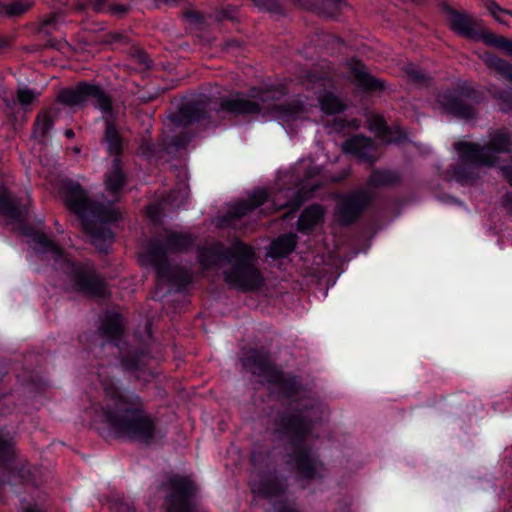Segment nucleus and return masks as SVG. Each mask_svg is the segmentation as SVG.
<instances>
[{
	"instance_id": "21",
	"label": "nucleus",
	"mask_w": 512,
	"mask_h": 512,
	"mask_svg": "<svg viewBox=\"0 0 512 512\" xmlns=\"http://www.w3.org/2000/svg\"><path fill=\"white\" fill-rule=\"evenodd\" d=\"M298 239V235L293 232L278 236L271 242L267 255L274 260L286 258L295 250Z\"/></svg>"
},
{
	"instance_id": "24",
	"label": "nucleus",
	"mask_w": 512,
	"mask_h": 512,
	"mask_svg": "<svg viewBox=\"0 0 512 512\" xmlns=\"http://www.w3.org/2000/svg\"><path fill=\"white\" fill-rule=\"evenodd\" d=\"M127 177L122 168V159L113 158L111 169L105 174V187L111 194H118L126 184Z\"/></svg>"
},
{
	"instance_id": "22",
	"label": "nucleus",
	"mask_w": 512,
	"mask_h": 512,
	"mask_svg": "<svg viewBox=\"0 0 512 512\" xmlns=\"http://www.w3.org/2000/svg\"><path fill=\"white\" fill-rule=\"evenodd\" d=\"M9 395L0 397V414L6 415L12 412L13 408L8 405ZM13 458V441L9 431L0 426V462H7Z\"/></svg>"
},
{
	"instance_id": "2",
	"label": "nucleus",
	"mask_w": 512,
	"mask_h": 512,
	"mask_svg": "<svg viewBox=\"0 0 512 512\" xmlns=\"http://www.w3.org/2000/svg\"><path fill=\"white\" fill-rule=\"evenodd\" d=\"M288 93L287 86L282 83H265L248 88L245 96L236 92L234 96L220 97L219 101L191 100L183 103L177 111L169 115L170 121L178 127L187 128L195 123L217 126L226 119L233 117L260 114L268 108L285 121L296 120L305 112L300 100L276 104Z\"/></svg>"
},
{
	"instance_id": "46",
	"label": "nucleus",
	"mask_w": 512,
	"mask_h": 512,
	"mask_svg": "<svg viewBox=\"0 0 512 512\" xmlns=\"http://www.w3.org/2000/svg\"><path fill=\"white\" fill-rule=\"evenodd\" d=\"M65 43H63L62 41L60 40H57L55 38H49L45 44H44V47L45 48H50V49H56V50H61L62 47L64 46Z\"/></svg>"
},
{
	"instance_id": "6",
	"label": "nucleus",
	"mask_w": 512,
	"mask_h": 512,
	"mask_svg": "<svg viewBox=\"0 0 512 512\" xmlns=\"http://www.w3.org/2000/svg\"><path fill=\"white\" fill-rule=\"evenodd\" d=\"M62 192L65 206L79 218L83 231L91 238L92 244L105 251L115 239L114 232L107 224L120 222L121 212L114 207L91 200L82 185L71 179L63 182Z\"/></svg>"
},
{
	"instance_id": "45",
	"label": "nucleus",
	"mask_w": 512,
	"mask_h": 512,
	"mask_svg": "<svg viewBox=\"0 0 512 512\" xmlns=\"http://www.w3.org/2000/svg\"><path fill=\"white\" fill-rule=\"evenodd\" d=\"M135 57L138 61V63L145 69L150 68L151 66V60L146 52H144L141 49L135 50Z\"/></svg>"
},
{
	"instance_id": "52",
	"label": "nucleus",
	"mask_w": 512,
	"mask_h": 512,
	"mask_svg": "<svg viewBox=\"0 0 512 512\" xmlns=\"http://www.w3.org/2000/svg\"><path fill=\"white\" fill-rule=\"evenodd\" d=\"M4 103H5V106L9 109V110H13L14 107H15V100L12 99V98H8V97H4L3 99Z\"/></svg>"
},
{
	"instance_id": "12",
	"label": "nucleus",
	"mask_w": 512,
	"mask_h": 512,
	"mask_svg": "<svg viewBox=\"0 0 512 512\" xmlns=\"http://www.w3.org/2000/svg\"><path fill=\"white\" fill-rule=\"evenodd\" d=\"M198 489L186 476L174 475L169 479L165 506L167 512H205L197 501Z\"/></svg>"
},
{
	"instance_id": "4",
	"label": "nucleus",
	"mask_w": 512,
	"mask_h": 512,
	"mask_svg": "<svg viewBox=\"0 0 512 512\" xmlns=\"http://www.w3.org/2000/svg\"><path fill=\"white\" fill-rule=\"evenodd\" d=\"M197 259L204 271L229 264L231 267L223 271V280L229 287L239 291H256L264 283L263 276L255 265L257 257L254 248L241 239H235L230 247L221 242L201 247Z\"/></svg>"
},
{
	"instance_id": "19",
	"label": "nucleus",
	"mask_w": 512,
	"mask_h": 512,
	"mask_svg": "<svg viewBox=\"0 0 512 512\" xmlns=\"http://www.w3.org/2000/svg\"><path fill=\"white\" fill-rule=\"evenodd\" d=\"M486 65L493 69L500 77L512 83V64L507 60L495 55L487 54L485 59ZM496 97L501 100L505 105L503 110L512 109V92L509 90H501L496 94Z\"/></svg>"
},
{
	"instance_id": "42",
	"label": "nucleus",
	"mask_w": 512,
	"mask_h": 512,
	"mask_svg": "<svg viewBox=\"0 0 512 512\" xmlns=\"http://www.w3.org/2000/svg\"><path fill=\"white\" fill-rule=\"evenodd\" d=\"M110 509L113 512H134L135 508L124 498L117 497L110 502Z\"/></svg>"
},
{
	"instance_id": "7",
	"label": "nucleus",
	"mask_w": 512,
	"mask_h": 512,
	"mask_svg": "<svg viewBox=\"0 0 512 512\" xmlns=\"http://www.w3.org/2000/svg\"><path fill=\"white\" fill-rule=\"evenodd\" d=\"M57 102L72 108L83 109L91 104L101 111L104 122V131L101 143L109 156L121 158L124 152V138L116 122L117 113L113 107L112 97L98 83L86 80L79 81L73 87H66L59 91Z\"/></svg>"
},
{
	"instance_id": "26",
	"label": "nucleus",
	"mask_w": 512,
	"mask_h": 512,
	"mask_svg": "<svg viewBox=\"0 0 512 512\" xmlns=\"http://www.w3.org/2000/svg\"><path fill=\"white\" fill-rule=\"evenodd\" d=\"M401 181L402 177L398 172L391 169L375 168L372 170L367 183L372 188H382L396 186Z\"/></svg>"
},
{
	"instance_id": "14",
	"label": "nucleus",
	"mask_w": 512,
	"mask_h": 512,
	"mask_svg": "<svg viewBox=\"0 0 512 512\" xmlns=\"http://www.w3.org/2000/svg\"><path fill=\"white\" fill-rule=\"evenodd\" d=\"M447 12L449 27L455 34L472 41H481L486 45V37L491 34V31L482 27L481 21L467 12L452 7H449Z\"/></svg>"
},
{
	"instance_id": "1",
	"label": "nucleus",
	"mask_w": 512,
	"mask_h": 512,
	"mask_svg": "<svg viewBox=\"0 0 512 512\" xmlns=\"http://www.w3.org/2000/svg\"><path fill=\"white\" fill-rule=\"evenodd\" d=\"M266 382L276 386L280 396L288 401V407L279 412L274 420L275 434L291 447L287 464L294 468L299 481L322 479L320 469L323 462L312 445L306 443L315 425L322 419L320 405L311 399L301 398L302 386L296 376L285 375L277 367Z\"/></svg>"
},
{
	"instance_id": "3",
	"label": "nucleus",
	"mask_w": 512,
	"mask_h": 512,
	"mask_svg": "<svg viewBox=\"0 0 512 512\" xmlns=\"http://www.w3.org/2000/svg\"><path fill=\"white\" fill-rule=\"evenodd\" d=\"M98 377L105 394L104 405L94 414V422L104 426L102 430L98 428L100 434L151 445L157 436V417L147 410L144 399L123 388L117 378L101 374Z\"/></svg>"
},
{
	"instance_id": "54",
	"label": "nucleus",
	"mask_w": 512,
	"mask_h": 512,
	"mask_svg": "<svg viewBox=\"0 0 512 512\" xmlns=\"http://www.w3.org/2000/svg\"><path fill=\"white\" fill-rule=\"evenodd\" d=\"M64 135L68 139H73L75 137V132L72 129H66Z\"/></svg>"
},
{
	"instance_id": "33",
	"label": "nucleus",
	"mask_w": 512,
	"mask_h": 512,
	"mask_svg": "<svg viewBox=\"0 0 512 512\" xmlns=\"http://www.w3.org/2000/svg\"><path fill=\"white\" fill-rule=\"evenodd\" d=\"M40 95L41 93L39 91L27 86H19L16 91L17 101L22 107L31 105Z\"/></svg>"
},
{
	"instance_id": "48",
	"label": "nucleus",
	"mask_w": 512,
	"mask_h": 512,
	"mask_svg": "<svg viewBox=\"0 0 512 512\" xmlns=\"http://www.w3.org/2000/svg\"><path fill=\"white\" fill-rule=\"evenodd\" d=\"M187 142H188V140L185 136H177L173 140V144L177 148H184L187 145Z\"/></svg>"
},
{
	"instance_id": "43",
	"label": "nucleus",
	"mask_w": 512,
	"mask_h": 512,
	"mask_svg": "<svg viewBox=\"0 0 512 512\" xmlns=\"http://www.w3.org/2000/svg\"><path fill=\"white\" fill-rule=\"evenodd\" d=\"M242 46L243 42L237 38H228L222 44L223 50L225 51L240 50Z\"/></svg>"
},
{
	"instance_id": "31",
	"label": "nucleus",
	"mask_w": 512,
	"mask_h": 512,
	"mask_svg": "<svg viewBox=\"0 0 512 512\" xmlns=\"http://www.w3.org/2000/svg\"><path fill=\"white\" fill-rule=\"evenodd\" d=\"M162 201L172 209L184 208L188 201V191L185 187L172 189L163 197Z\"/></svg>"
},
{
	"instance_id": "51",
	"label": "nucleus",
	"mask_w": 512,
	"mask_h": 512,
	"mask_svg": "<svg viewBox=\"0 0 512 512\" xmlns=\"http://www.w3.org/2000/svg\"><path fill=\"white\" fill-rule=\"evenodd\" d=\"M276 512H299V511L296 508L292 507V506H289L287 504H283L280 507H278Z\"/></svg>"
},
{
	"instance_id": "39",
	"label": "nucleus",
	"mask_w": 512,
	"mask_h": 512,
	"mask_svg": "<svg viewBox=\"0 0 512 512\" xmlns=\"http://www.w3.org/2000/svg\"><path fill=\"white\" fill-rule=\"evenodd\" d=\"M313 192L314 189L310 191L298 189L293 192V196L284 204V206L291 208H299L313 195Z\"/></svg>"
},
{
	"instance_id": "55",
	"label": "nucleus",
	"mask_w": 512,
	"mask_h": 512,
	"mask_svg": "<svg viewBox=\"0 0 512 512\" xmlns=\"http://www.w3.org/2000/svg\"><path fill=\"white\" fill-rule=\"evenodd\" d=\"M6 45L7 41L4 38L0 37V49H3L4 47H6Z\"/></svg>"
},
{
	"instance_id": "50",
	"label": "nucleus",
	"mask_w": 512,
	"mask_h": 512,
	"mask_svg": "<svg viewBox=\"0 0 512 512\" xmlns=\"http://www.w3.org/2000/svg\"><path fill=\"white\" fill-rule=\"evenodd\" d=\"M22 512H44L40 509L36 504L28 503L25 507L22 508Z\"/></svg>"
},
{
	"instance_id": "37",
	"label": "nucleus",
	"mask_w": 512,
	"mask_h": 512,
	"mask_svg": "<svg viewBox=\"0 0 512 512\" xmlns=\"http://www.w3.org/2000/svg\"><path fill=\"white\" fill-rule=\"evenodd\" d=\"M323 6L322 14L327 17H335L346 5L345 0H320Z\"/></svg>"
},
{
	"instance_id": "40",
	"label": "nucleus",
	"mask_w": 512,
	"mask_h": 512,
	"mask_svg": "<svg viewBox=\"0 0 512 512\" xmlns=\"http://www.w3.org/2000/svg\"><path fill=\"white\" fill-rule=\"evenodd\" d=\"M405 73L408 79L415 84L426 85L430 80L428 75L413 65H408L405 69Z\"/></svg>"
},
{
	"instance_id": "20",
	"label": "nucleus",
	"mask_w": 512,
	"mask_h": 512,
	"mask_svg": "<svg viewBox=\"0 0 512 512\" xmlns=\"http://www.w3.org/2000/svg\"><path fill=\"white\" fill-rule=\"evenodd\" d=\"M324 208L320 204L307 206L296 221V230L303 235H310L324 220Z\"/></svg>"
},
{
	"instance_id": "30",
	"label": "nucleus",
	"mask_w": 512,
	"mask_h": 512,
	"mask_svg": "<svg viewBox=\"0 0 512 512\" xmlns=\"http://www.w3.org/2000/svg\"><path fill=\"white\" fill-rule=\"evenodd\" d=\"M91 5L93 6L94 10L96 12H106L114 17L122 18L126 16L129 11L131 10V6L129 4H123V3H114L109 2L108 0H103V3L98 7V1L97 0H89Z\"/></svg>"
},
{
	"instance_id": "16",
	"label": "nucleus",
	"mask_w": 512,
	"mask_h": 512,
	"mask_svg": "<svg viewBox=\"0 0 512 512\" xmlns=\"http://www.w3.org/2000/svg\"><path fill=\"white\" fill-rule=\"evenodd\" d=\"M343 151L363 163L373 165L377 158L375 156L376 146L372 138L358 134L350 137L343 143Z\"/></svg>"
},
{
	"instance_id": "29",
	"label": "nucleus",
	"mask_w": 512,
	"mask_h": 512,
	"mask_svg": "<svg viewBox=\"0 0 512 512\" xmlns=\"http://www.w3.org/2000/svg\"><path fill=\"white\" fill-rule=\"evenodd\" d=\"M461 161L462 164L454 165L448 171L450 176L462 185L473 183L477 179V174L474 171V168H477L478 166L466 163L462 159Z\"/></svg>"
},
{
	"instance_id": "9",
	"label": "nucleus",
	"mask_w": 512,
	"mask_h": 512,
	"mask_svg": "<svg viewBox=\"0 0 512 512\" xmlns=\"http://www.w3.org/2000/svg\"><path fill=\"white\" fill-rule=\"evenodd\" d=\"M455 150L460 159L476 166L494 167L498 161L497 154L512 153V132L503 127L490 133L489 142L481 145L477 142H456Z\"/></svg>"
},
{
	"instance_id": "44",
	"label": "nucleus",
	"mask_w": 512,
	"mask_h": 512,
	"mask_svg": "<svg viewBox=\"0 0 512 512\" xmlns=\"http://www.w3.org/2000/svg\"><path fill=\"white\" fill-rule=\"evenodd\" d=\"M237 15V9L234 6L227 5L220 11V20H235Z\"/></svg>"
},
{
	"instance_id": "13",
	"label": "nucleus",
	"mask_w": 512,
	"mask_h": 512,
	"mask_svg": "<svg viewBox=\"0 0 512 512\" xmlns=\"http://www.w3.org/2000/svg\"><path fill=\"white\" fill-rule=\"evenodd\" d=\"M373 203V196L366 190L341 194L337 198L336 216L342 226L355 224Z\"/></svg>"
},
{
	"instance_id": "8",
	"label": "nucleus",
	"mask_w": 512,
	"mask_h": 512,
	"mask_svg": "<svg viewBox=\"0 0 512 512\" xmlns=\"http://www.w3.org/2000/svg\"><path fill=\"white\" fill-rule=\"evenodd\" d=\"M124 334L123 318L118 312H107L99 327L98 333L84 332L78 336L85 349L98 356L106 346L117 347L120 363L123 370L127 372L144 371L151 360L149 349L142 346L122 343Z\"/></svg>"
},
{
	"instance_id": "10",
	"label": "nucleus",
	"mask_w": 512,
	"mask_h": 512,
	"mask_svg": "<svg viewBox=\"0 0 512 512\" xmlns=\"http://www.w3.org/2000/svg\"><path fill=\"white\" fill-rule=\"evenodd\" d=\"M436 100L443 113L457 119H475L478 111L476 105L483 100V94L467 83L452 88H445L436 95Z\"/></svg>"
},
{
	"instance_id": "18",
	"label": "nucleus",
	"mask_w": 512,
	"mask_h": 512,
	"mask_svg": "<svg viewBox=\"0 0 512 512\" xmlns=\"http://www.w3.org/2000/svg\"><path fill=\"white\" fill-rule=\"evenodd\" d=\"M241 364L253 376L262 377L265 381L268 380L276 369L275 364L270 361L268 354L255 348L250 349L241 358Z\"/></svg>"
},
{
	"instance_id": "36",
	"label": "nucleus",
	"mask_w": 512,
	"mask_h": 512,
	"mask_svg": "<svg viewBox=\"0 0 512 512\" xmlns=\"http://www.w3.org/2000/svg\"><path fill=\"white\" fill-rule=\"evenodd\" d=\"M259 10L274 14H284L280 0H251Z\"/></svg>"
},
{
	"instance_id": "34",
	"label": "nucleus",
	"mask_w": 512,
	"mask_h": 512,
	"mask_svg": "<svg viewBox=\"0 0 512 512\" xmlns=\"http://www.w3.org/2000/svg\"><path fill=\"white\" fill-rule=\"evenodd\" d=\"M486 45L504 50L508 56L512 57V40L499 36L493 32L488 35Z\"/></svg>"
},
{
	"instance_id": "17",
	"label": "nucleus",
	"mask_w": 512,
	"mask_h": 512,
	"mask_svg": "<svg viewBox=\"0 0 512 512\" xmlns=\"http://www.w3.org/2000/svg\"><path fill=\"white\" fill-rule=\"evenodd\" d=\"M349 70L359 90L369 94L380 93L386 90L385 81L374 77L362 61L354 60L350 64Z\"/></svg>"
},
{
	"instance_id": "27",
	"label": "nucleus",
	"mask_w": 512,
	"mask_h": 512,
	"mask_svg": "<svg viewBox=\"0 0 512 512\" xmlns=\"http://www.w3.org/2000/svg\"><path fill=\"white\" fill-rule=\"evenodd\" d=\"M0 215L13 222H23L21 203L6 190L0 192Z\"/></svg>"
},
{
	"instance_id": "32",
	"label": "nucleus",
	"mask_w": 512,
	"mask_h": 512,
	"mask_svg": "<svg viewBox=\"0 0 512 512\" xmlns=\"http://www.w3.org/2000/svg\"><path fill=\"white\" fill-rule=\"evenodd\" d=\"M54 127V118L48 113L38 114L34 122V132L40 134L42 138L48 136Z\"/></svg>"
},
{
	"instance_id": "11",
	"label": "nucleus",
	"mask_w": 512,
	"mask_h": 512,
	"mask_svg": "<svg viewBox=\"0 0 512 512\" xmlns=\"http://www.w3.org/2000/svg\"><path fill=\"white\" fill-rule=\"evenodd\" d=\"M147 257L155 269L157 278L167 282L176 292L185 293L193 285V272L184 266H172L163 245L159 241L149 243Z\"/></svg>"
},
{
	"instance_id": "25",
	"label": "nucleus",
	"mask_w": 512,
	"mask_h": 512,
	"mask_svg": "<svg viewBox=\"0 0 512 512\" xmlns=\"http://www.w3.org/2000/svg\"><path fill=\"white\" fill-rule=\"evenodd\" d=\"M253 491L263 498L269 499L284 494L285 488L275 474H269L261 476Z\"/></svg>"
},
{
	"instance_id": "47",
	"label": "nucleus",
	"mask_w": 512,
	"mask_h": 512,
	"mask_svg": "<svg viewBox=\"0 0 512 512\" xmlns=\"http://www.w3.org/2000/svg\"><path fill=\"white\" fill-rule=\"evenodd\" d=\"M502 205L509 213H512V192L508 191L502 196Z\"/></svg>"
},
{
	"instance_id": "53",
	"label": "nucleus",
	"mask_w": 512,
	"mask_h": 512,
	"mask_svg": "<svg viewBox=\"0 0 512 512\" xmlns=\"http://www.w3.org/2000/svg\"><path fill=\"white\" fill-rule=\"evenodd\" d=\"M345 120L336 119L334 120V127L336 130H342L345 127Z\"/></svg>"
},
{
	"instance_id": "35",
	"label": "nucleus",
	"mask_w": 512,
	"mask_h": 512,
	"mask_svg": "<svg viewBox=\"0 0 512 512\" xmlns=\"http://www.w3.org/2000/svg\"><path fill=\"white\" fill-rule=\"evenodd\" d=\"M485 7L490 15L500 24L508 26L507 21L503 18V15L512 16V11L502 8L496 1L487 0Z\"/></svg>"
},
{
	"instance_id": "15",
	"label": "nucleus",
	"mask_w": 512,
	"mask_h": 512,
	"mask_svg": "<svg viewBox=\"0 0 512 512\" xmlns=\"http://www.w3.org/2000/svg\"><path fill=\"white\" fill-rule=\"evenodd\" d=\"M269 197L267 190H255L247 200L239 201L229 207L227 212L219 218L220 227L238 228L242 219L266 203Z\"/></svg>"
},
{
	"instance_id": "28",
	"label": "nucleus",
	"mask_w": 512,
	"mask_h": 512,
	"mask_svg": "<svg viewBox=\"0 0 512 512\" xmlns=\"http://www.w3.org/2000/svg\"><path fill=\"white\" fill-rule=\"evenodd\" d=\"M321 111L326 115H335L346 110V104L335 93L324 90L318 97Z\"/></svg>"
},
{
	"instance_id": "49",
	"label": "nucleus",
	"mask_w": 512,
	"mask_h": 512,
	"mask_svg": "<svg viewBox=\"0 0 512 512\" xmlns=\"http://www.w3.org/2000/svg\"><path fill=\"white\" fill-rule=\"evenodd\" d=\"M57 23V16L51 15L43 21V27H54Z\"/></svg>"
},
{
	"instance_id": "56",
	"label": "nucleus",
	"mask_w": 512,
	"mask_h": 512,
	"mask_svg": "<svg viewBox=\"0 0 512 512\" xmlns=\"http://www.w3.org/2000/svg\"><path fill=\"white\" fill-rule=\"evenodd\" d=\"M97 1H98V7H99V6L101 7V5H102V3H103V0H97Z\"/></svg>"
},
{
	"instance_id": "5",
	"label": "nucleus",
	"mask_w": 512,
	"mask_h": 512,
	"mask_svg": "<svg viewBox=\"0 0 512 512\" xmlns=\"http://www.w3.org/2000/svg\"><path fill=\"white\" fill-rule=\"evenodd\" d=\"M23 235L33 242V249L38 256L51 254L55 269L66 276L74 292L90 297H104L107 292V283L89 262H82L68 257L64 250L47 234L29 224L22 223Z\"/></svg>"
},
{
	"instance_id": "38",
	"label": "nucleus",
	"mask_w": 512,
	"mask_h": 512,
	"mask_svg": "<svg viewBox=\"0 0 512 512\" xmlns=\"http://www.w3.org/2000/svg\"><path fill=\"white\" fill-rule=\"evenodd\" d=\"M0 7L5 9V12L9 17H17L25 14L30 9L31 5L18 0L8 5L1 3Z\"/></svg>"
},
{
	"instance_id": "23",
	"label": "nucleus",
	"mask_w": 512,
	"mask_h": 512,
	"mask_svg": "<svg viewBox=\"0 0 512 512\" xmlns=\"http://www.w3.org/2000/svg\"><path fill=\"white\" fill-rule=\"evenodd\" d=\"M158 241L163 245L168 255V252L176 254L189 251L194 245L195 239L189 233L169 231L164 241Z\"/></svg>"
},
{
	"instance_id": "41",
	"label": "nucleus",
	"mask_w": 512,
	"mask_h": 512,
	"mask_svg": "<svg viewBox=\"0 0 512 512\" xmlns=\"http://www.w3.org/2000/svg\"><path fill=\"white\" fill-rule=\"evenodd\" d=\"M385 133L390 136V142L402 144L408 141L407 132L399 126L389 127L385 125Z\"/></svg>"
}]
</instances>
